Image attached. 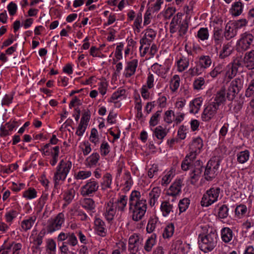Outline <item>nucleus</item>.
Listing matches in <instances>:
<instances>
[{"label":"nucleus","instance_id":"e2e57ef3","mask_svg":"<svg viewBox=\"0 0 254 254\" xmlns=\"http://www.w3.org/2000/svg\"><path fill=\"white\" fill-rule=\"evenodd\" d=\"M230 64H232L238 70L239 68L245 67L243 59H242L241 57H236Z\"/></svg>","mask_w":254,"mask_h":254},{"label":"nucleus","instance_id":"13d9d810","mask_svg":"<svg viewBox=\"0 0 254 254\" xmlns=\"http://www.w3.org/2000/svg\"><path fill=\"white\" fill-rule=\"evenodd\" d=\"M179 35L181 37L184 36L188 29V23L187 20H183L179 25Z\"/></svg>","mask_w":254,"mask_h":254},{"label":"nucleus","instance_id":"a878e982","mask_svg":"<svg viewBox=\"0 0 254 254\" xmlns=\"http://www.w3.org/2000/svg\"><path fill=\"white\" fill-rule=\"evenodd\" d=\"M94 224L98 235L101 237H105L106 235L105 222L100 218H96L94 221Z\"/></svg>","mask_w":254,"mask_h":254},{"label":"nucleus","instance_id":"e433bc0d","mask_svg":"<svg viewBox=\"0 0 254 254\" xmlns=\"http://www.w3.org/2000/svg\"><path fill=\"white\" fill-rule=\"evenodd\" d=\"M155 244L156 235L152 234L146 241L144 246V249L146 252H150L151 251L152 248L155 245Z\"/></svg>","mask_w":254,"mask_h":254},{"label":"nucleus","instance_id":"052dcab7","mask_svg":"<svg viewBox=\"0 0 254 254\" xmlns=\"http://www.w3.org/2000/svg\"><path fill=\"white\" fill-rule=\"evenodd\" d=\"M212 40H224L222 30L221 29L218 27L214 28Z\"/></svg>","mask_w":254,"mask_h":254},{"label":"nucleus","instance_id":"473e14b6","mask_svg":"<svg viewBox=\"0 0 254 254\" xmlns=\"http://www.w3.org/2000/svg\"><path fill=\"white\" fill-rule=\"evenodd\" d=\"M180 77L178 75H174L171 79L169 88L173 93L176 92L180 85Z\"/></svg>","mask_w":254,"mask_h":254},{"label":"nucleus","instance_id":"2eb2a0df","mask_svg":"<svg viewBox=\"0 0 254 254\" xmlns=\"http://www.w3.org/2000/svg\"><path fill=\"white\" fill-rule=\"evenodd\" d=\"M90 118V114L89 111L85 112L81 118L80 123L77 128L75 134L79 136H82L85 132Z\"/></svg>","mask_w":254,"mask_h":254},{"label":"nucleus","instance_id":"f3484780","mask_svg":"<svg viewBox=\"0 0 254 254\" xmlns=\"http://www.w3.org/2000/svg\"><path fill=\"white\" fill-rule=\"evenodd\" d=\"M36 220L37 216L35 215L28 216L23 220L20 224L21 231L27 232L30 230L35 223Z\"/></svg>","mask_w":254,"mask_h":254},{"label":"nucleus","instance_id":"f03ea898","mask_svg":"<svg viewBox=\"0 0 254 254\" xmlns=\"http://www.w3.org/2000/svg\"><path fill=\"white\" fill-rule=\"evenodd\" d=\"M202 231L198 235L199 249L204 253L211 251L216 246L217 234L212 228L201 226Z\"/></svg>","mask_w":254,"mask_h":254},{"label":"nucleus","instance_id":"bf43d9fd","mask_svg":"<svg viewBox=\"0 0 254 254\" xmlns=\"http://www.w3.org/2000/svg\"><path fill=\"white\" fill-rule=\"evenodd\" d=\"M174 177V172L172 170L168 171L167 174L162 178L161 185H167L170 183Z\"/></svg>","mask_w":254,"mask_h":254},{"label":"nucleus","instance_id":"6ab92c4d","mask_svg":"<svg viewBox=\"0 0 254 254\" xmlns=\"http://www.w3.org/2000/svg\"><path fill=\"white\" fill-rule=\"evenodd\" d=\"M237 25L234 22H229L225 26L224 36L227 40L234 37L237 33Z\"/></svg>","mask_w":254,"mask_h":254},{"label":"nucleus","instance_id":"f704fd0d","mask_svg":"<svg viewBox=\"0 0 254 254\" xmlns=\"http://www.w3.org/2000/svg\"><path fill=\"white\" fill-rule=\"evenodd\" d=\"M189 60L188 58L183 57L177 62V69L179 72L185 70L189 65Z\"/></svg>","mask_w":254,"mask_h":254},{"label":"nucleus","instance_id":"a211bd4d","mask_svg":"<svg viewBox=\"0 0 254 254\" xmlns=\"http://www.w3.org/2000/svg\"><path fill=\"white\" fill-rule=\"evenodd\" d=\"M243 59L245 67L249 70L254 69V50L247 52Z\"/></svg>","mask_w":254,"mask_h":254},{"label":"nucleus","instance_id":"0eeeda50","mask_svg":"<svg viewBox=\"0 0 254 254\" xmlns=\"http://www.w3.org/2000/svg\"><path fill=\"white\" fill-rule=\"evenodd\" d=\"M220 192L218 187L211 188L206 191L203 194L201 200V205L202 206L208 207L218 200Z\"/></svg>","mask_w":254,"mask_h":254},{"label":"nucleus","instance_id":"58836bf2","mask_svg":"<svg viewBox=\"0 0 254 254\" xmlns=\"http://www.w3.org/2000/svg\"><path fill=\"white\" fill-rule=\"evenodd\" d=\"M82 206L87 210L92 211L96 207L95 201L91 198H85L82 202Z\"/></svg>","mask_w":254,"mask_h":254},{"label":"nucleus","instance_id":"4468645a","mask_svg":"<svg viewBox=\"0 0 254 254\" xmlns=\"http://www.w3.org/2000/svg\"><path fill=\"white\" fill-rule=\"evenodd\" d=\"M138 65V61L133 59L126 62L123 75L126 78H129L135 74Z\"/></svg>","mask_w":254,"mask_h":254},{"label":"nucleus","instance_id":"79ce46f5","mask_svg":"<svg viewBox=\"0 0 254 254\" xmlns=\"http://www.w3.org/2000/svg\"><path fill=\"white\" fill-rule=\"evenodd\" d=\"M237 161L241 164L246 162L250 157V152L248 150L239 152L237 155Z\"/></svg>","mask_w":254,"mask_h":254},{"label":"nucleus","instance_id":"4c0bfd02","mask_svg":"<svg viewBox=\"0 0 254 254\" xmlns=\"http://www.w3.org/2000/svg\"><path fill=\"white\" fill-rule=\"evenodd\" d=\"M126 90L124 89H119L117 91L115 92L110 98L108 99L109 102H116V101L122 99L125 97Z\"/></svg>","mask_w":254,"mask_h":254},{"label":"nucleus","instance_id":"7ed1b4c3","mask_svg":"<svg viewBox=\"0 0 254 254\" xmlns=\"http://www.w3.org/2000/svg\"><path fill=\"white\" fill-rule=\"evenodd\" d=\"M195 159V158H191L190 155L188 154L181 164V168L183 171L190 170V183L192 185H195L198 181L202 172V163L200 160H196L193 162Z\"/></svg>","mask_w":254,"mask_h":254},{"label":"nucleus","instance_id":"4d7b16f0","mask_svg":"<svg viewBox=\"0 0 254 254\" xmlns=\"http://www.w3.org/2000/svg\"><path fill=\"white\" fill-rule=\"evenodd\" d=\"M190 203V200L188 198H184L180 200L178 205L180 212L185 211L188 208Z\"/></svg>","mask_w":254,"mask_h":254},{"label":"nucleus","instance_id":"9b49d317","mask_svg":"<svg viewBox=\"0 0 254 254\" xmlns=\"http://www.w3.org/2000/svg\"><path fill=\"white\" fill-rule=\"evenodd\" d=\"M219 165L218 160H210L208 162L204 173V178L207 181H211L216 177Z\"/></svg>","mask_w":254,"mask_h":254},{"label":"nucleus","instance_id":"c756f323","mask_svg":"<svg viewBox=\"0 0 254 254\" xmlns=\"http://www.w3.org/2000/svg\"><path fill=\"white\" fill-rule=\"evenodd\" d=\"M244 5L243 3L239 1L234 2L230 9V12L233 16H237L241 15L243 10Z\"/></svg>","mask_w":254,"mask_h":254},{"label":"nucleus","instance_id":"69168bd1","mask_svg":"<svg viewBox=\"0 0 254 254\" xmlns=\"http://www.w3.org/2000/svg\"><path fill=\"white\" fill-rule=\"evenodd\" d=\"M110 147L108 142L104 141L100 146V153L102 156H105L109 154Z\"/></svg>","mask_w":254,"mask_h":254},{"label":"nucleus","instance_id":"4be33fe9","mask_svg":"<svg viewBox=\"0 0 254 254\" xmlns=\"http://www.w3.org/2000/svg\"><path fill=\"white\" fill-rule=\"evenodd\" d=\"M227 96H226V90L224 87H222L220 90L217 91L215 95L214 101L212 102L220 106L225 103Z\"/></svg>","mask_w":254,"mask_h":254},{"label":"nucleus","instance_id":"0e129e2a","mask_svg":"<svg viewBox=\"0 0 254 254\" xmlns=\"http://www.w3.org/2000/svg\"><path fill=\"white\" fill-rule=\"evenodd\" d=\"M188 128L187 127L182 125L181 126L178 130L177 136L178 138L181 140L184 139L186 137Z\"/></svg>","mask_w":254,"mask_h":254},{"label":"nucleus","instance_id":"f8f14e48","mask_svg":"<svg viewBox=\"0 0 254 254\" xmlns=\"http://www.w3.org/2000/svg\"><path fill=\"white\" fill-rule=\"evenodd\" d=\"M117 210L114 205L113 198H111L108 202L105 203L104 207L103 215L109 223L114 219Z\"/></svg>","mask_w":254,"mask_h":254},{"label":"nucleus","instance_id":"c9c22d12","mask_svg":"<svg viewBox=\"0 0 254 254\" xmlns=\"http://www.w3.org/2000/svg\"><path fill=\"white\" fill-rule=\"evenodd\" d=\"M167 131L162 126L157 127L153 131V135L159 140H162L166 136Z\"/></svg>","mask_w":254,"mask_h":254},{"label":"nucleus","instance_id":"338daca9","mask_svg":"<svg viewBox=\"0 0 254 254\" xmlns=\"http://www.w3.org/2000/svg\"><path fill=\"white\" fill-rule=\"evenodd\" d=\"M223 70V65L221 64H219L209 72V74L212 77L215 78L220 74Z\"/></svg>","mask_w":254,"mask_h":254},{"label":"nucleus","instance_id":"864d4df0","mask_svg":"<svg viewBox=\"0 0 254 254\" xmlns=\"http://www.w3.org/2000/svg\"><path fill=\"white\" fill-rule=\"evenodd\" d=\"M174 231V226L172 223L168 225L164 230L163 236L164 238H168L171 237Z\"/></svg>","mask_w":254,"mask_h":254},{"label":"nucleus","instance_id":"6e6552de","mask_svg":"<svg viewBox=\"0 0 254 254\" xmlns=\"http://www.w3.org/2000/svg\"><path fill=\"white\" fill-rule=\"evenodd\" d=\"M244 81L243 76L237 77L231 81L227 92V98L229 100L231 101L235 98L243 88Z\"/></svg>","mask_w":254,"mask_h":254},{"label":"nucleus","instance_id":"8fccbe9b","mask_svg":"<svg viewBox=\"0 0 254 254\" xmlns=\"http://www.w3.org/2000/svg\"><path fill=\"white\" fill-rule=\"evenodd\" d=\"M229 215V208L225 204L221 205L218 209V216L220 218L224 219Z\"/></svg>","mask_w":254,"mask_h":254},{"label":"nucleus","instance_id":"49530a36","mask_svg":"<svg viewBox=\"0 0 254 254\" xmlns=\"http://www.w3.org/2000/svg\"><path fill=\"white\" fill-rule=\"evenodd\" d=\"M59 152L60 147L58 146H55L53 148L52 151V159L50 161V164L53 166H55L57 163Z\"/></svg>","mask_w":254,"mask_h":254},{"label":"nucleus","instance_id":"f257e3e1","mask_svg":"<svg viewBox=\"0 0 254 254\" xmlns=\"http://www.w3.org/2000/svg\"><path fill=\"white\" fill-rule=\"evenodd\" d=\"M146 200L141 195L139 191L133 190L129 198V213L132 219L136 222L141 220L147 210Z\"/></svg>","mask_w":254,"mask_h":254},{"label":"nucleus","instance_id":"dca6fc26","mask_svg":"<svg viewBox=\"0 0 254 254\" xmlns=\"http://www.w3.org/2000/svg\"><path fill=\"white\" fill-rule=\"evenodd\" d=\"M143 239L136 234H134L130 236L128 239L129 252H136L139 250L142 245Z\"/></svg>","mask_w":254,"mask_h":254},{"label":"nucleus","instance_id":"7c9ffc66","mask_svg":"<svg viewBox=\"0 0 254 254\" xmlns=\"http://www.w3.org/2000/svg\"><path fill=\"white\" fill-rule=\"evenodd\" d=\"M46 231L44 230L41 231L38 235L30 237V239L33 240L32 243L35 246L36 249H39L40 246L43 243V239L45 235Z\"/></svg>","mask_w":254,"mask_h":254},{"label":"nucleus","instance_id":"a18cd8bd","mask_svg":"<svg viewBox=\"0 0 254 254\" xmlns=\"http://www.w3.org/2000/svg\"><path fill=\"white\" fill-rule=\"evenodd\" d=\"M23 197L27 199H32L37 197V191L34 188H29L23 193Z\"/></svg>","mask_w":254,"mask_h":254},{"label":"nucleus","instance_id":"de8ad7c7","mask_svg":"<svg viewBox=\"0 0 254 254\" xmlns=\"http://www.w3.org/2000/svg\"><path fill=\"white\" fill-rule=\"evenodd\" d=\"M238 70L231 64H229L226 67V76L229 79L233 78L236 76Z\"/></svg>","mask_w":254,"mask_h":254},{"label":"nucleus","instance_id":"9d476101","mask_svg":"<svg viewBox=\"0 0 254 254\" xmlns=\"http://www.w3.org/2000/svg\"><path fill=\"white\" fill-rule=\"evenodd\" d=\"M219 109V106L217 104L212 101L208 102L205 105V107L201 115L202 120L204 122L209 121L215 117Z\"/></svg>","mask_w":254,"mask_h":254},{"label":"nucleus","instance_id":"aec40b11","mask_svg":"<svg viewBox=\"0 0 254 254\" xmlns=\"http://www.w3.org/2000/svg\"><path fill=\"white\" fill-rule=\"evenodd\" d=\"M182 181L180 180H176L167 191V194L169 196L175 197L180 194L181 192Z\"/></svg>","mask_w":254,"mask_h":254},{"label":"nucleus","instance_id":"cd10ccee","mask_svg":"<svg viewBox=\"0 0 254 254\" xmlns=\"http://www.w3.org/2000/svg\"><path fill=\"white\" fill-rule=\"evenodd\" d=\"M174 206L169 201H164L161 203L160 210L162 215L164 217H167L171 212H173Z\"/></svg>","mask_w":254,"mask_h":254},{"label":"nucleus","instance_id":"b1692460","mask_svg":"<svg viewBox=\"0 0 254 254\" xmlns=\"http://www.w3.org/2000/svg\"><path fill=\"white\" fill-rule=\"evenodd\" d=\"M100 159V155L97 152L93 153L85 160V165L89 168L95 167L97 166Z\"/></svg>","mask_w":254,"mask_h":254},{"label":"nucleus","instance_id":"603ef678","mask_svg":"<svg viewBox=\"0 0 254 254\" xmlns=\"http://www.w3.org/2000/svg\"><path fill=\"white\" fill-rule=\"evenodd\" d=\"M235 214L239 218H241L246 215L247 212V208L245 205L241 204L237 206L235 209Z\"/></svg>","mask_w":254,"mask_h":254},{"label":"nucleus","instance_id":"1a4fd4ad","mask_svg":"<svg viewBox=\"0 0 254 254\" xmlns=\"http://www.w3.org/2000/svg\"><path fill=\"white\" fill-rule=\"evenodd\" d=\"M99 188V183L93 179L87 181L80 190L83 196H92L97 191Z\"/></svg>","mask_w":254,"mask_h":254},{"label":"nucleus","instance_id":"423d86ee","mask_svg":"<svg viewBox=\"0 0 254 254\" xmlns=\"http://www.w3.org/2000/svg\"><path fill=\"white\" fill-rule=\"evenodd\" d=\"M254 40V35L251 32H245L240 35V39L236 43V50L238 52H244L250 48Z\"/></svg>","mask_w":254,"mask_h":254},{"label":"nucleus","instance_id":"2f4dec72","mask_svg":"<svg viewBox=\"0 0 254 254\" xmlns=\"http://www.w3.org/2000/svg\"><path fill=\"white\" fill-rule=\"evenodd\" d=\"M123 181V184L124 186V189L126 191L128 190L133 183L130 172L128 171L125 172Z\"/></svg>","mask_w":254,"mask_h":254},{"label":"nucleus","instance_id":"6e6d98bb","mask_svg":"<svg viewBox=\"0 0 254 254\" xmlns=\"http://www.w3.org/2000/svg\"><path fill=\"white\" fill-rule=\"evenodd\" d=\"M75 190L73 189H69L64 194V199L68 204L70 203L74 198Z\"/></svg>","mask_w":254,"mask_h":254},{"label":"nucleus","instance_id":"72a5a7b5","mask_svg":"<svg viewBox=\"0 0 254 254\" xmlns=\"http://www.w3.org/2000/svg\"><path fill=\"white\" fill-rule=\"evenodd\" d=\"M103 181L101 184L102 190L111 188L112 183V177L110 174L106 173L103 177Z\"/></svg>","mask_w":254,"mask_h":254},{"label":"nucleus","instance_id":"774afa93","mask_svg":"<svg viewBox=\"0 0 254 254\" xmlns=\"http://www.w3.org/2000/svg\"><path fill=\"white\" fill-rule=\"evenodd\" d=\"M254 93V79L252 80L250 84L249 85L248 87L246 89L245 92V96L247 97H250L253 95Z\"/></svg>","mask_w":254,"mask_h":254},{"label":"nucleus","instance_id":"bb28decb","mask_svg":"<svg viewBox=\"0 0 254 254\" xmlns=\"http://www.w3.org/2000/svg\"><path fill=\"white\" fill-rule=\"evenodd\" d=\"M233 52V47L231 42H228L223 45L222 49L220 51L219 58L224 59L229 57Z\"/></svg>","mask_w":254,"mask_h":254},{"label":"nucleus","instance_id":"a19ab883","mask_svg":"<svg viewBox=\"0 0 254 254\" xmlns=\"http://www.w3.org/2000/svg\"><path fill=\"white\" fill-rule=\"evenodd\" d=\"M196 37L201 41H205L208 39L209 33L207 28H200L197 32Z\"/></svg>","mask_w":254,"mask_h":254},{"label":"nucleus","instance_id":"09e8293b","mask_svg":"<svg viewBox=\"0 0 254 254\" xmlns=\"http://www.w3.org/2000/svg\"><path fill=\"white\" fill-rule=\"evenodd\" d=\"M158 221V218L156 217L150 218L149 219L146 227V231L148 233H151L155 230Z\"/></svg>","mask_w":254,"mask_h":254},{"label":"nucleus","instance_id":"39448f33","mask_svg":"<svg viewBox=\"0 0 254 254\" xmlns=\"http://www.w3.org/2000/svg\"><path fill=\"white\" fill-rule=\"evenodd\" d=\"M65 221L64 214L60 212L56 216L49 219L47 222L46 231L48 233H52L60 230Z\"/></svg>","mask_w":254,"mask_h":254},{"label":"nucleus","instance_id":"412c9836","mask_svg":"<svg viewBox=\"0 0 254 254\" xmlns=\"http://www.w3.org/2000/svg\"><path fill=\"white\" fill-rule=\"evenodd\" d=\"M128 201V197L126 195H120L118 198L114 200L116 208L119 211L123 212L125 210Z\"/></svg>","mask_w":254,"mask_h":254},{"label":"nucleus","instance_id":"37998d69","mask_svg":"<svg viewBox=\"0 0 254 254\" xmlns=\"http://www.w3.org/2000/svg\"><path fill=\"white\" fill-rule=\"evenodd\" d=\"M205 79L203 77H199L195 78L193 82V87L194 90H202L205 86Z\"/></svg>","mask_w":254,"mask_h":254},{"label":"nucleus","instance_id":"ea45409f","mask_svg":"<svg viewBox=\"0 0 254 254\" xmlns=\"http://www.w3.org/2000/svg\"><path fill=\"white\" fill-rule=\"evenodd\" d=\"M198 63L204 69L210 66L212 60L209 56H201L199 58Z\"/></svg>","mask_w":254,"mask_h":254},{"label":"nucleus","instance_id":"5fc2aeb1","mask_svg":"<svg viewBox=\"0 0 254 254\" xmlns=\"http://www.w3.org/2000/svg\"><path fill=\"white\" fill-rule=\"evenodd\" d=\"M90 141L94 143L95 145L98 144L99 142V138L97 130L93 128L91 130V133L89 137Z\"/></svg>","mask_w":254,"mask_h":254},{"label":"nucleus","instance_id":"c85d7f7f","mask_svg":"<svg viewBox=\"0 0 254 254\" xmlns=\"http://www.w3.org/2000/svg\"><path fill=\"white\" fill-rule=\"evenodd\" d=\"M202 104V100L200 98L193 99L190 103V112L191 114H197L200 110Z\"/></svg>","mask_w":254,"mask_h":254},{"label":"nucleus","instance_id":"680f3d73","mask_svg":"<svg viewBox=\"0 0 254 254\" xmlns=\"http://www.w3.org/2000/svg\"><path fill=\"white\" fill-rule=\"evenodd\" d=\"M161 113V111H158L152 115L149 121L150 126L154 127L158 124Z\"/></svg>","mask_w":254,"mask_h":254},{"label":"nucleus","instance_id":"3c124183","mask_svg":"<svg viewBox=\"0 0 254 254\" xmlns=\"http://www.w3.org/2000/svg\"><path fill=\"white\" fill-rule=\"evenodd\" d=\"M91 172L90 171L81 170L75 175V178L76 180H85L91 177Z\"/></svg>","mask_w":254,"mask_h":254},{"label":"nucleus","instance_id":"ddd939ff","mask_svg":"<svg viewBox=\"0 0 254 254\" xmlns=\"http://www.w3.org/2000/svg\"><path fill=\"white\" fill-rule=\"evenodd\" d=\"M203 146L202 139L200 137L193 138L190 144V153L191 158H196V156L200 153Z\"/></svg>","mask_w":254,"mask_h":254},{"label":"nucleus","instance_id":"393cba45","mask_svg":"<svg viewBox=\"0 0 254 254\" xmlns=\"http://www.w3.org/2000/svg\"><path fill=\"white\" fill-rule=\"evenodd\" d=\"M234 236L233 231L229 227H224L221 230V238L222 241L229 243L231 241Z\"/></svg>","mask_w":254,"mask_h":254},{"label":"nucleus","instance_id":"5701e85b","mask_svg":"<svg viewBox=\"0 0 254 254\" xmlns=\"http://www.w3.org/2000/svg\"><path fill=\"white\" fill-rule=\"evenodd\" d=\"M161 190L159 187L153 188L149 193V204L153 206L157 202L158 199L161 194Z\"/></svg>","mask_w":254,"mask_h":254},{"label":"nucleus","instance_id":"20e7f679","mask_svg":"<svg viewBox=\"0 0 254 254\" xmlns=\"http://www.w3.org/2000/svg\"><path fill=\"white\" fill-rule=\"evenodd\" d=\"M72 167L71 162L67 159H62L56 167L53 180L55 188L62 184L66 179Z\"/></svg>","mask_w":254,"mask_h":254},{"label":"nucleus","instance_id":"c03bdc74","mask_svg":"<svg viewBox=\"0 0 254 254\" xmlns=\"http://www.w3.org/2000/svg\"><path fill=\"white\" fill-rule=\"evenodd\" d=\"M63 243H66L67 245H69L71 247H74L76 246L78 244V240L76 237V235L73 232L68 233L66 241L63 242Z\"/></svg>","mask_w":254,"mask_h":254}]
</instances>
